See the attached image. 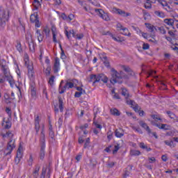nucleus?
I'll return each instance as SVG.
<instances>
[{"label":"nucleus","mask_w":178,"mask_h":178,"mask_svg":"<svg viewBox=\"0 0 178 178\" xmlns=\"http://www.w3.org/2000/svg\"><path fill=\"white\" fill-rule=\"evenodd\" d=\"M111 72L112 74L110 80L111 84H116V83L122 84V83H123V79H125L126 80L129 79V75L126 74L123 71L118 72L115 68H112Z\"/></svg>","instance_id":"1"},{"label":"nucleus","mask_w":178,"mask_h":178,"mask_svg":"<svg viewBox=\"0 0 178 178\" xmlns=\"http://www.w3.org/2000/svg\"><path fill=\"white\" fill-rule=\"evenodd\" d=\"M115 136L117 138H122L123 136H124V131L122 128H119L118 129H115Z\"/></svg>","instance_id":"13"},{"label":"nucleus","mask_w":178,"mask_h":178,"mask_svg":"<svg viewBox=\"0 0 178 178\" xmlns=\"http://www.w3.org/2000/svg\"><path fill=\"white\" fill-rule=\"evenodd\" d=\"M1 70L6 77V79H8L9 77H11L12 75H10V71L9 70V67L7 65H1Z\"/></svg>","instance_id":"10"},{"label":"nucleus","mask_w":178,"mask_h":178,"mask_svg":"<svg viewBox=\"0 0 178 178\" xmlns=\"http://www.w3.org/2000/svg\"><path fill=\"white\" fill-rule=\"evenodd\" d=\"M127 104H128V105H131L134 111H135V112H140V110L141 109V108L140 106H138V104H136L135 101L133 100H127Z\"/></svg>","instance_id":"9"},{"label":"nucleus","mask_w":178,"mask_h":178,"mask_svg":"<svg viewBox=\"0 0 178 178\" xmlns=\"http://www.w3.org/2000/svg\"><path fill=\"white\" fill-rule=\"evenodd\" d=\"M97 79H99V81H103V83H108V78L104 74H97Z\"/></svg>","instance_id":"16"},{"label":"nucleus","mask_w":178,"mask_h":178,"mask_svg":"<svg viewBox=\"0 0 178 178\" xmlns=\"http://www.w3.org/2000/svg\"><path fill=\"white\" fill-rule=\"evenodd\" d=\"M28 164L29 166H31L33 165V156L31 154L29 156V159L28 160Z\"/></svg>","instance_id":"59"},{"label":"nucleus","mask_w":178,"mask_h":178,"mask_svg":"<svg viewBox=\"0 0 178 178\" xmlns=\"http://www.w3.org/2000/svg\"><path fill=\"white\" fill-rule=\"evenodd\" d=\"M140 126L141 127H143V129H145V130H146V131L148 133V134H151L152 131L151 129H149V127L147 124V123H145L144 121L140 120L138 122Z\"/></svg>","instance_id":"12"},{"label":"nucleus","mask_w":178,"mask_h":178,"mask_svg":"<svg viewBox=\"0 0 178 178\" xmlns=\"http://www.w3.org/2000/svg\"><path fill=\"white\" fill-rule=\"evenodd\" d=\"M6 124L4 127V129H10V127H12V124L10 123V122L9 120L6 122Z\"/></svg>","instance_id":"52"},{"label":"nucleus","mask_w":178,"mask_h":178,"mask_svg":"<svg viewBox=\"0 0 178 178\" xmlns=\"http://www.w3.org/2000/svg\"><path fill=\"white\" fill-rule=\"evenodd\" d=\"M164 23H165V24H168V26H172V29H175V26H174L175 19H164Z\"/></svg>","instance_id":"19"},{"label":"nucleus","mask_w":178,"mask_h":178,"mask_svg":"<svg viewBox=\"0 0 178 178\" xmlns=\"http://www.w3.org/2000/svg\"><path fill=\"white\" fill-rule=\"evenodd\" d=\"M123 70H124V72H126L127 73H129V74H130V76H134V72L133 71V70H131V68H130V67L129 66H126V65H122V66Z\"/></svg>","instance_id":"15"},{"label":"nucleus","mask_w":178,"mask_h":178,"mask_svg":"<svg viewBox=\"0 0 178 178\" xmlns=\"http://www.w3.org/2000/svg\"><path fill=\"white\" fill-rule=\"evenodd\" d=\"M111 37L113 38V40H114V41H117V42H122L123 41V40H122L120 38H116L113 35Z\"/></svg>","instance_id":"54"},{"label":"nucleus","mask_w":178,"mask_h":178,"mask_svg":"<svg viewBox=\"0 0 178 178\" xmlns=\"http://www.w3.org/2000/svg\"><path fill=\"white\" fill-rule=\"evenodd\" d=\"M36 33L38 34V40L39 42H42V41L44 40V35L41 34V32H40V30L36 31Z\"/></svg>","instance_id":"29"},{"label":"nucleus","mask_w":178,"mask_h":178,"mask_svg":"<svg viewBox=\"0 0 178 178\" xmlns=\"http://www.w3.org/2000/svg\"><path fill=\"white\" fill-rule=\"evenodd\" d=\"M16 48L18 51L23 52V49L22 48V43H20L19 41H17Z\"/></svg>","instance_id":"43"},{"label":"nucleus","mask_w":178,"mask_h":178,"mask_svg":"<svg viewBox=\"0 0 178 178\" xmlns=\"http://www.w3.org/2000/svg\"><path fill=\"white\" fill-rule=\"evenodd\" d=\"M28 44H29L30 51L31 52H34L35 51V44H34V42H32Z\"/></svg>","instance_id":"38"},{"label":"nucleus","mask_w":178,"mask_h":178,"mask_svg":"<svg viewBox=\"0 0 178 178\" xmlns=\"http://www.w3.org/2000/svg\"><path fill=\"white\" fill-rule=\"evenodd\" d=\"M24 63L28 69V74H29V76H33V73H34L33 70H34V67H33V63H30L28 55L24 56Z\"/></svg>","instance_id":"4"},{"label":"nucleus","mask_w":178,"mask_h":178,"mask_svg":"<svg viewBox=\"0 0 178 178\" xmlns=\"http://www.w3.org/2000/svg\"><path fill=\"white\" fill-rule=\"evenodd\" d=\"M45 175H47V168L43 167L42 170L40 178H45Z\"/></svg>","instance_id":"47"},{"label":"nucleus","mask_w":178,"mask_h":178,"mask_svg":"<svg viewBox=\"0 0 178 178\" xmlns=\"http://www.w3.org/2000/svg\"><path fill=\"white\" fill-rule=\"evenodd\" d=\"M120 149V147L119 146V145H115L114 149L113 150V154H116Z\"/></svg>","instance_id":"53"},{"label":"nucleus","mask_w":178,"mask_h":178,"mask_svg":"<svg viewBox=\"0 0 178 178\" xmlns=\"http://www.w3.org/2000/svg\"><path fill=\"white\" fill-rule=\"evenodd\" d=\"M166 113L168 115V116H169V118H170V119H175V118H176V115H175V113H173L170 111H167Z\"/></svg>","instance_id":"46"},{"label":"nucleus","mask_w":178,"mask_h":178,"mask_svg":"<svg viewBox=\"0 0 178 178\" xmlns=\"http://www.w3.org/2000/svg\"><path fill=\"white\" fill-rule=\"evenodd\" d=\"M151 118L154 119L156 122H158V120L162 122V118H161V115H151Z\"/></svg>","instance_id":"37"},{"label":"nucleus","mask_w":178,"mask_h":178,"mask_svg":"<svg viewBox=\"0 0 178 178\" xmlns=\"http://www.w3.org/2000/svg\"><path fill=\"white\" fill-rule=\"evenodd\" d=\"M160 130H170V126L168 124H162Z\"/></svg>","instance_id":"35"},{"label":"nucleus","mask_w":178,"mask_h":178,"mask_svg":"<svg viewBox=\"0 0 178 178\" xmlns=\"http://www.w3.org/2000/svg\"><path fill=\"white\" fill-rule=\"evenodd\" d=\"M51 32L53 35V41L54 42H58V40H56V26H51Z\"/></svg>","instance_id":"20"},{"label":"nucleus","mask_w":178,"mask_h":178,"mask_svg":"<svg viewBox=\"0 0 178 178\" xmlns=\"http://www.w3.org/2000/svg\"><path fill=\"white\" fill-rule=\"evenodd\" d=\"M54 81H55V76L52 75L49 79V84H50V86H54Z\"/></svg>","instance_id":"49"},{"label":"nucleus","mask_w":178,"mask_h":178,"mask_svg":"<svg viewBox=\"0 0 178 178\" xmlns=\"http://www.w3.org/2000/svg\"><path fill=\"white\" fill-rule=\"evenodd\" d=\"M31 95H32V97H35V95H37V91L35 90V88L34 87V86H31Z\"/></svg>","instance_id":"39"},{"label":"nucleus","mask_w":178,"mask_h":178,"mask_svg":"<svg viewBox=\"0 0 178 178\" xmlns=\"http://www.w3.org/2000/svg\"><path fill=\"white\" fill-rule=\"evenodd\" d=\"M101 59L106 67H111V64L109 63V60H108V57L106 56H103V57H101Z\"/></svg>","instance_id":"18"},{"label":"nucleus","mask_w":178,"mask_h":178,"mask_svg":"<svg viewBox=\"0 0 178 178\" xmlns=\"http://www.w3.org/2000/svg\"><path fill=\"white\" fill-rule=\"evenodd\" d=\"M102 35H110V37H113V34H112L109 31H102Z\"/></svg>","instance_id":"51"},{"label":"nucleus","mask_w":178,"mask_h":178,"mask_svg":"<svg viewBox=\"0 0 178 178\" xmlns=\"http://www.w3.org/2000/svg\"><path fill=\"white\" fill-rule=\"evenodd\" d=\"M143 49L144 50L149 49V44L148 43H143Z\"/></svg>","instance_id":"61"},{"label":"nucleus","mask_w":178,"mask_h":178,"mask_svg":"<svg viewBox=\"0 0 178 178\" xmlns=\"http://www.w3.org/2000/svg\"><path fill=\"white\" fill-rule=\"evenodd\" d=\"M60 58L62 59H66V54H65V51L63 50V49H61Z\"/></svg>","instance_id":"60"},{"label":"nucleus","mask_w":178,"mask_h":178,"mask_svg":"<svg viewBox=\"0 0 178 178\" xmlns=\"http://www.w3.org/2000/svg\"><path fill=\"white\" fill-rule=\"evenodd\" d=\"M51 65H48L44 71L46 76H51Z\"/></svg>","instance_id":"44"},{"label":"nucleus","mask_w":178,"mask_h":178,"mask_svg":"<svg viewBox=\"0 0 178 178\" xmlns=\"http://www.w3.org/2000/svg\"><path fill=\"white\" fill-rule=\"evenodd\" d=\"M16 148V145H15V140H10V141L7 144V147L4 151L5 156H8V155H10L13 149Z\"/></svg>","instance_id":"3"},{"label":"nucleus","mask_w":178,"mask_h":178,"mask_svg":"<svg viewBox=\"0 0 178 178\" xmlns=\"http://www.w3.org/2000/svg\"><path fill=\"white\" fill-rule=\"evenodd\" d=\"M35 129L36 131V133L38 134V131H40V123L35 122Z\"/></svg>","instance_id":"55"},{"label":"nucleus","mask_w":178,"mask_h":178,"mask_svg":"<svg viewBox=\"0 0 178 178\" xmlns=\"http://www.w3.org/2000/svg\"><path fill=\"white\" fill-rule=\"evenodd\" d=\"M6 79H7V81L9 82L10 87L13 88V86H15V81L13 80V77L11 76L8 78H6Z\"/></svg>","instance_id":"34"},{"label":"nucleus","mask_w":178,"mask_h":178,"mask_svg":"<svg viewBox=\"0 0 178 178\" xmlns=\"http://www.w3.org/2000/svg\"><path fill=\"white\" fill-rule=\"evenodd\" d=\"M88 81H89V83H91V82L93 81V84H95V83H99V79H98V75H97V74H90V80Z\"/></svg>","instance_id":"14"},{"label":"nucleus","mask_w":178,"mask_h":178,"mask_svg":"<svg viewBox=\"0 0 178 178\" xmlns=\"http://www.w3.org/2000/svg\"><path fill=\"white\" fill-rule=\"evenodd\" d=\"M44 146V148H45V135L40 136V147Z\"/></svg>","instance_id":"40"},{"label":"nucleus","mask_w":178,"mask_h":178,"mask_svg":"<svg viewBox=\"0 0 178 178\" xmlns=\"http://www.w3.org/2000/svg\"><path fill=\"white\" fill-rule=\"evenodd\" d=\"M164 144L168 145L170 148H175L176 147V143L173 140H164Z\"/></svg>","instance_id":"23"},{"label":"nucleus","mask_w":178,"mask_h":178,"mask_svg":"<svg viewBox=\"0 0 178 178\" xmlns=\"http://www.w3.org/2000/svg\"><path fill=\"white\" fill-rule=\"evenodd\" d=\"M93 123L97 129H99V130H101V129H102V125L98 124V122H94Z\"/></svg>","instance_id":"63"},{"label":"nucleus","mask_w":178,"mask_h":178,"mask_svg":"<svg viewBox=\"0 0 178 178\" xmlns=\"http://www.w3.org/2000/svg\"><path fill=\"white\" fill-rule=\"evenodd\" d=\"M30 21L31 23H35V27H40V20H38V14H32L30 17Z\"/></svg>","instance_id":"8"},{"label":"nucleus","mask_w":178,"mask_h":178,"mask_svg":"<svg viewBox=\"0 0 178 178\" xmlns=\"http://www.w3.org/2000/svg\"><path fill=\"white\" fill-rule=\"evenodd\" d=\"M22 149H23V147L22 145H19L17 151V158H20L22 159V156H23V154H22Z\"/></svg>","instance_id":"28"},{"label":"nucleus","mask_w":178,"mask_h":178,"mask_svg":"<svg viewBox=\"0 0 178 178\" xmlns=\"http://www.w3.org/2000/svg\"><path fill=\"white\" fill-rule=\"evenodd\" d=\"M43 31H44V34L47 35V37H48V35H49V33H50L49 29L44 28L43 29Z\"/></svg>","instance_id":"62"},{"label":"nucleus","mask_w":178,"mask_h":178,"mask_svg":"<svg viewBox=\"0 0 178 178\" xmlns=\"http://www.w3.org/2000/svg\"><path fill=\"white\" fill-rule=\"evenodd\" d=\"M88 145H90V138H88L86 140V142H85L84 145H83V148H87V147H88Z\"/></svg>","instance_id":"56"},{"label":"nucleus","mask_w":178,"mask_h":178,"mask_svg":"<svg viewBox=\"0 0 178 178\" xmlns=\"http://www.w3.org/2000/svg\"><path fill=\"white\" fill-rule=\"evenodd\" d=\"M59 66H60V63H59V58L56 57L55 58V62L53 67V70L54 73H58L59 72Z\"/></svg>","instance_id":"11"},{"label":"nucleus","mask_w":178,"mask_h":178,"mask_svg":"<svg viewBox=\"0 0 178 178\" xmlns=\"http://www.w3.org/2000/svg\"><path fill=\"white\" fill-rule=\"evenodd\" d=\"M8 20H9V10H0V27H3Z\"/></svg>","instance_id":"2"},{"label":"nucleus","mask_w":178,"mask_h":178,"mask_svg":"<svg viewBox=\"0 0 178 178\" xmlns=\"http://www.w3.org/2000/svg\"><path fill=\"white\" fill-rule=\"evenodd\" d=\"M33 6L35 9H38V7L41 6V3H40V1L38 0H33Z\"/></svg>","instance_id":"42"},{"label":"nucleus","mask_w":178,"mask_h":178,"mask_svg":"<svg viewBox=\"0 0 178 178\" xmlns=\"http://www.w3.org/2000/svg\"><path fill=\"white\" fill-rule=\"evenodd\" d=\"M26 40L28 44L34 42V40H33V35H31V34H28L27 35H26Z\"/></svg>","instance_id":"32"},{"label":"nucleus","mask_w":178,"mask_h":178,"mask_svg":"<svg viewBox=\"0 0 178 178\" xmlns=\"http://www.w3.org/2000/svg\"><path fill=\"white\" fill-rule=\"evenodd\" d=\"M44 157H45V147H44V145H42L40 147V159L42 161L44 160Z\"/></svg>","instance_id":"24"},{"label":"nucleus","mask_w":178,"mask_h":178,"mask_svg":"<svg viewBox=\"0 0 178 178\" xmlns=\"http://www.w3.org/2000/svg\"><path fill=\"white\" fill-rule=\"evenodd\" d=\"M130 155L131 156H138V155H141V152L138 150H131Z\"/></svg>","instance_id":"30"},{"label":"nucleus","mask_w":178,"mask_h":178,"mask_svg":"<svg viewBox=\"0 0 178 178\" xmlns=\"http://www.w3.org/2000/svg\"><path fill=\"white\" fill-rule=\"evenodd\" d=\"M157 31H159L161 34H166V30H165V27L163 26H157Z\"/></svg>","instance_id":"36"},{"label":"nucleus","mask_w":178,"mask_h":178,"mask_svg":"<svg viewBox=\"0 0 178 178\" xmlns=\"http://www.w3.org/2000/svg\"><path fill=\"white\" fill-rule=\"evenodd\" d=\"M38 172H40V165H35V170L33 171L34 177H37L38 176Z\"/></svg>","instance_id":"41"},{"label":"nucleus","mask_w":178,"mask_h":178,"mask_svg":"<svg viewBox=\"0 0 178 178\" xmlns=\"http://www.w3.org/2000/svg\"><path fill=\"white\" fill-rule=\"evenodd\" d=\"M158 2L160 5L163 6V8H165V6H168V2L165 0H158Z\"/></svg>","instance_id":"50"},{"label":"nucleus","mask_w":178,"mask_h":178,"mask_svg":"<svg viewBox=\"0 0 178 178\" xmlns=\"http://www.w3.org/2000/svg\"><path fill=\"white\" fill-rule=\"evenodd\" d=\"M83 94H86V90H83V92H76L74 94L75 98H80Z\"/></svg>","instance_id":"45"},{"label":"nucleus","mask_w":178,"mask_h":178,"mask_svg":"<svg viewBox=\"0 0 178 178\" xmlns=\"http://www.w3.org/2000/svg\"><path fill=\"white\" fill-rule=\"evenodd\" d=\"M113 13L116 15H120V16H122L123 17H127V16H131L130 13H126V11L122 10V9L118 8L116 7L113 8Z\"/></svg>","instance_id":"7"},{"label":"nucleus","mask_w":178,"mask_h":178,"mask_svg":"<svg viewBox=\"0 0 178 178\" xmlns=\"http://www.w3.org/2000/svg\"><path fill=\"white\" fill-rule=\"evenodd\" d=\"M70 81L72 82L74 87V86H77V84H79V81L76 79H71Z\"/></svg>","instance_id":"64"},{"label":"nucleus","mask_w":178,"mask_h":178,"mask_svg":"<svg viewBox=\"0 0 178 178\" xmlns=\"http://www.w3.org/2000/svg\"><path fill=\"white\" fill-rule=\"evenodd\" d=\"M116 27L118 29V31H122V29L124 28V26H122V24L120 23H118Z\"/></svg>","instance_id":"57"},{"label":"nucleus","mask_w":178,"mask_h":178,"mask_svg":"<svg viewBox=\"0 0 178 178\" xmlns=\"http://www.w3.org/2000/svg\"><path fill=\"white\" fill-rule=\"evenodd\" d=\"M147 29L150 30V33H154V30H156V31H158V29L155 27L154 25H152L151 24H145Z\"/></svg>","instance_id":"27"},{"label":"nucleus","mask_w":178,"mask_h":178,"mask_svg":"<svg viewBox=\"0 0 178 178\" xmlns=\"http://www.w3.org/2000/svg\"><path fill=\"white\" fill-rule=\"evenodd\" d=\"M58 107L60 109V112H63V99H62L61 96H58Z\"/></svg>","instance_id":"21"},{"label":"nucleus","mask_w":178,"mask_h":178,"mask_svg":"<svg viewBox=\"0 0 178 178\" xmlns=\"http://www.w3.org/2000/svg\"><path fill=\"white\" fill-rule=\"evenodd\" d=\"M95 12H96L97 13H99V17H102L103 20H105L106 22H109V20H111V18H109V15L105 13L104 10L101 8H96L95 9Z\"/></svg>","instance_id":"5"},{"label":"nucleus","mask_w":178,"mask_h":178,"mask_svg":"<svg viewBox=\"0 0 178 178\" xmlns=\"http://www.w3.org/2000/svg\"><path fill=\"white\" fill-rule=\"evenodd\" d=\"M154 15L156 16H158L159 17H161V18L165 17V13H163V12L162 11L156 10L154 12Z\"/></svg>","instance_id":"33"},{"label":"nucleus","mask_w":178,"mask_h":178,"mask_svg":"<svg viewBox=\"0 0 178 178\" xmlns=\"http://www.w3.org/2000/svg\"><path fill=\"white\" fill-rule=\"evenodd\" d=\"M113 136V133L112 132V131H108L107 132V138L108 141H111L112 140Z\"/></svg>","instance_id":"48"},{"label":"nucleus","mask_w":178,"mask_h":178,"mask_svg":"<svg viewBox=\"0 0 178 178\" xmlns=\"http://www.w3.org/2000/svg\"><path fill=\"white\" fill-rule=\"evenodd\" d=\"M122 95H123L127 99L130 97V95L129 94V91L127 90V89L124 88H122Z\"/></svg>","instance_id":"26"},{"label":"nucleus","mask_w":178,"mask_h":178,"mask_svg":"<svg viewBox=\"0 0 178 178\" xmlns=\"http://www.w3.org/2000/svg\"><path fill=\"white\" fill-rule=\"evenodd\" d=\"M121 34H123V35H127L128 37L131 36V33L129 32V29L126 27H124L121 31H120Z\"/></svg>","instance_id":"22"},{"label":"nucleus","mask_w":178,"mask_h":178,"mask_svg":"<svg viewBox=\"0 0 178 178\" xmlns=\"http://www.w3.org/2000/svg\"><path fill=\"white\" fill-rule=\"evenodd\" d=\"M110 112L111 115H113V116H120V111H119V110H118L117 108H111L110 110Z\"/></svg>","instance_id":"25"},{"label":"nucleus","mask_w":178,"mask_h":178,"mask_svg":"<svg viewBox=\"0 0 178 178\" xmlns=\"http://www.w3.org/2000/svg\"><path fill=\"white\" fill-rule=\"evenodd\" d=\"M74 18V15L73 14H70L67 17V22H72L73 19Z\"/></svg>","instance_id":"58"},{"label":"nucleus","mask_w":178,"mask_h":178,"mask_svg":"<svg viewBox=\"0 0 178 178\" xmlns=\"http://www.w3.org/2000/svg\"><path fill=\"white\" fill-rule=\"evenodd\" d=\"M65 34L68 40H70V34H72V37L76 38V35L74 33V30H70V31H67V30H65Z\"/></svg>","instance_id":"17"},{"label":"nucleus","mask_w":178,"mask_h":178,"mask_svg":"<svg viewBox=\"0 0 178 178\" xmlns=\"http://www.w3.org/2000/svg\"><path fill=\"white\" fill-rule=\"evenodd\" d=\"M71 79H67L65 81V86L61 88V90L58 91L59 94H63L65 91L66 89L70 90V88H73L74 87V85H73V82L70 81Z\"/></svg>","instance_id":"6"},{"label":"nucleus","mask_w":178,"mask_h":178,"mask_svg":"<svg viewBox=\"0 0 178 178\" xmlns=\"http://www.w3.org/2000/svg\"><path fill=\"white\" fill-rule=\"evenodd\" d=\"M147 77H154V79H158V76H154V74H156V71L150 70L149 72H147Z\"/></svg>","instance_id":"31"}]
</instances>
